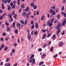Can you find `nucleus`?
<instances>
[{
	"label": "nucleus",
	"mask_w": 66,
	"mask_h": 66,
	"mask_svg": "<svg viewBox=\"0 0 66 66\" xmlns=\"http://www.w3.org/2000/svg\"><path fill=\"white\" fill-rule=\"evenodd\" d=\"M61 26V25L60 24H58L57 26L56 27V30H57V29H58L57 31V34H59V33H60V31H61V29H60V28H59Z\"/></svg>",
	"instance_id": "obj_1"
},
{
	"label": "nucleus",
	"mask_w": 66,
	"mask_h": 66,
	"mask_svg": "<svg viewBox=\"0 0 66 66\" xmlns=\"http://www.w3.org/2000/svg\"><path fill=\"white\" fill-rule=\"evenodd\" d=\"M29 63H31V64H34L35 63V59H30L29 60Z\"/></svg>",
	"instance_id": "obj_2"
},
{
	"label": "nucleus",
	"mask_w": 66,
	"mask_h": 66,
	"mask_svg": "<svg viewBox=\"0 0 66 66\" xmlns=\"http://www.w3.org/2000/svg\"><path fill=\"white\" fill-rule=\"evenodd\" d=\"M47 25H48L49 27L52 26V23L50 22L49 21H47Z\"/></svg>",
	"instance_id": "obj_3"
},
{
	"label": "nucleus",
	"mask_w": 66,
	"mask_h": 66,
	"mask_svg": "<svg viewBox=\"0 0 66 66\" xmlns=\"http://www.w3.org/2000/svg\"><path fill=\"white\" fill-rule=\"evenodd\" d=\"M63 22L62 23V26H65L66 23V19H64Z\"/></svg>",
	"instance_id": "obj_4"
},
{
	"label": "nucleus",
	"mask_w": 66,
	"mask_h": 66,
	"mask_svg": "<svg viewBox=\"0 0 66 66\" xmlns=\"http://www.w3.org/2000/svg\"><path fill=\"white\" fill-rule=\"evenodd\" d=\"M63 45V43L62 42H60L59 43V46L61 47Z\"/></svg>",
	"instance_id": "obj_5"
},
{
	"label": "nucleus",
	"mask_w": 66,
	"mask_h": 66,
	"mask_svg": "<svg viewBox=\"0 0 66 66\" xmlns=\"http://www.w3.org/2000/svg\"><path fill=\"white\" fill-rule=\"evenodd\" d=\"M35 27L36 29L38 28V24L37 22H36L35 24Z\"/></svg>",
	"instance_id": "obj_6"
},
{
	"label": "nucleus",
	"mask_w": 66,
	"mask_h": 66,
	"mask_svg": "<svg viewBox=\"0 0 66 66\" xmlns=\"http://www.w3.org/2000/svg\"><path fill=\"white\" fill-rule=\"evenodd\" d=\"M25 16L26 17L27 19H29V15L28 13H26L25 15Z\"/></svg>",
	"instance_id": "obj_7"
},
{
	"label": "nucleus",
	"mask_w": 66,
	"mask_h": 66,
	"mask_svg": "<svg viewBox=\"0 0 66 66\" xmlns=\"http://www.w3.org/2000/svg\"><path fill=\"white\" fill-rule=\"evenodd\" d=\"M45 15H43L41 18V20L43 21L44 20V19H45Z\"/></svg>",
	"instance_id": "obj_8"
},
{
	"label": "nucleus",
	"mask_w": 66,
	"mask_h": 66,
	"mask_svg": "<svg viewBox=\"0 0 66 66\" xmlns=\"http://www.w3.org/2000/svg\"><path fill=\"white\" fill-rule=\"evenodd\" d=\"M55 38H56V35L55 34H54L53 36V40H55Z\"/></svg>",
	"instance_id": "obj_9"
},
{
	"label": "nucleus",
	"mask_w": 66,
	"mask_h": 66,
	"mask_svg": "<svg viewBox=\"0 0 66 66\" xmlns=\"http://www.w3.org/2000/svg\"><path fill=\"white\" fill-rule=\"evenodd\" d=\"M29 7H28L27 9H25V10L26 12H28L29 11Z\"/></svg>",
	"instance_id": "obj_10"
},
{
	"label": "nucleus",
	"mask_w": 66,
	"mask_h": 66,
	"mask_svg": "<svg viewBox=\"0 0 66 66\" xmlns=\"http://www.w3.org/2000/svg\"><path fill=\"white\" fill-rule=\"evenodd\" d=\"M5 0H2V2L4 3L5 4V3H7V0H5Z\"/></svg>",
	"instance_id": "obj_11"
},
{
	"label": "nucleus",
	"mask_w": 66,
	"mask_h": 66,
	"mask_svg": "<svg viewBox=\"0 0 66 66\" xmlns=\"http://www.w3.org/2000/svg\"><path fill=\"white\" fill-rule=\"evenodd\" d=\"M2 9L3 10L4 9L5 7H4V4H3V3H2Z\"/></svg>",
	"instance_id": "obj_12"
},
{
	"label": "nucleus",
	"mask_w": 66,
	"mask_h": 66,
	"mask_svg": "<svg viewBox=\"0 0 66 66\" xmlns=\"http://www.w3.org/2000/svg\"><path fill=\"white\" fill-rule=\"evenodd\" d=\"M37 5H34L33 8L35 10V9H37Z\"/></svg>",
	"instance_id": "obj_13"
},
{
	"label": "nucleus",
	"mask_w": 66,
	"mask_h": 66,
	"mask_svg": "<svg viewBox=\"0 0 66 66\" xmlns=\"http://www.w3.org/2000/svg\"><path fill=\"white\" fill-rule=\"evenodd\" d=\"M34 54H32L31 55V56L30 57V59H33L34 57Z\"/></svg>",
	"instance_id": "obj_14"
},
{
	"label": "nucleus",
	"mask_w": 66,
	"mask_h": 66,
	"mask_svg": "<svg viewBox=\"0 0 66 66\" xmlns=\"http://www.w3.org/2000/svg\"><path fill=\"white\" fill-rule=\"evenodd\" d=\"M44 61H42L39 64V66H41L42 65H43V64H44Z\"/></svg>",
	"instance_id": "obj_15"
},
{
	"label": "nucleus",
	"mask_w": 66,
	"mask_h": 66,
	"mask_svg": "<svg viewBox=\"0 0 66 66\" xmlns=\"http://www.w3.org/2000/svg\"><path fill=\"white\" fill-rule=\"evenodd\" d=\"M11 7L10 6H8L7 10H8V11H10V10H11Z\"/></svg>",
	"instance_id": "obj_16"
},
{
	"label": "nucleus",
	"mask_w": 66,
	"mask_h": 66,
	"mask_svg": "<svg viewBox=\"0 0 66 66\" xmlns=\"http://www.w3.org/2000/svg\"><path fill=\"white\" fill-rule=\"evenodd\" d=\"M26 14V12H24L22 13V16H25Z\"/></svg>",
	"instance_id": "obj_17"
},
{
	"label": "nucleus",
	"mask_w": 66,
	"mask_h": 66,
	"mask_svg": "<svg viewBox=\"0 0 66 66\" xmlns=\"http://www.w3.org/2000/svg\"><path fill=\"white\" fill-rule=\"evenodd\" d=\"M20 22L21 24H23L24 23V21H22L21 20H20Z\"/></svg>",
	"instance_id": "obj_18"
},
{
	"label": "nucleus",
	"mask_w": 66,
	"mask_h": 66,
	"mask_svg": "<svg viewBox=\"0 0 66 66\" xmlns=\"http://www.w3.org/2000/svg\"><path fill=\"white\" fill-rule=\"evenodd\" d=\"M46 35L45 34L43 36V37L42 38V39H44V38H46Z\"/></svg>",
	"instance_id": "obj_19"
},
{
	"label": "nucleus",
	"mask_w": 66,
	"mask_h": 66,
	"mask_svg": "<svg viewBox=\"0 0 66 66\" xmlns=\"http://www.w3.org/2000/svg\"><path fill=\"white\" fill-rule=\"evenodd\" d=\"M54 11V10L52 9H51L50 11V13H51L52 14L53 12Z\"/></svg>",
	"instance_id": "obj_20"
},
{
	"label": "nucleus",
	"mask_w": 66,
	"mask_h": 66,
	"mask_svg": "<svg viewBox=\"0 0 66 66\" xmlns=\"http://www.w3.org/2000/svg\"><path fill=\"white\" fill-rule=\"evenodd\" d=\"M21 7L22 9H23L25 7V5L24 4H22Z\"/></svg>",
	"instance_id": "obj_21"
},
{
	"label": "nucleus",
	"mask_w": 66,
	"mask_h": 66,
	"mask_svg": "<svg viewBox=\"0 0 66 66\" xmlns=\"http://www.w3.org/2000/svg\"><path fill=\"white\" fill-rule=\"evenodd\" d=\"M5 23L6 26H7V27H9V23H7L6 22H5Z\"/></svg>",
	"instance_id": "obj_22"
},
{
	"label": "nucleus",
	"mask_w": 66,
	"mask_h": 66,
	"mask_svg": "<svg viewBox=\"0 0 66 66\" xmlns=\"http://www.w3.org/2000/svg\"><path fill=\"white\" fill-rule=\"evenodd\" d=\"M28 36L29 40H30V38H31V35L29 34L28 35Z\"/></svg>",
	"instance_id": "obj_23"
},
{
	"label": "nucleus",
	"mask_w": 66,
	"mask_h": 66,
	"mask_svg": "<svg viewBox=\"0 0 66 66\" xmlns=\"http://www.w3.org/2000/svg\"><path fill=\"white\" fill-rule=\"evenodd\" d=\"M10 19H11L10 20H9V21L11 22H12L13 21V18H12L11 17L10 18Z\"/></svg>",
	"instance_id": "obj_24"
},
{
	"label": "nucleus",
	"mask_w": 66,
	"mask_h": 66,
	"mask_svg": "<svg viewBox=\"0 0 66 66\" xmlns=\"http://www.w3.org/2000/svg\"><path fill=\"white\" fill-rule=\"evenodd\" d=\"M46 54H44L42 55V56L41 57L42 58H43L44 57H45V56H46Z\"/></svg>",
	"instance_id": "obj_25"
},
{
	"label": "nucleus",
	"mask_w": 66,
	"mask_h": 66,
	"mask_svg": "<svg viewBox=\"0 0 66 66\" xmlns=\"http://www.w3.org/2000/svg\"><path fill=\"white\" fill-rule=\"evenodd\" d=\"M15 22H14V23H13V25H12V27L13 28H14L15 27Z\"/></svg>",
	"instance_id": "obj_26"
},
{
	"label": "nucleus",
	"mask_w": 66,
	"mask_h": 66,
	"mask_svg": "<svg viewBox=\"0 0 66 66\" xmlns=\"http://www.w3.org/2000/svg\"><path fill=\"white\" fill-rule=\"evenodd\" d=\"M54 18L52 19L51 20V22H52V23H53V22H54Z\"/></svg>",
	"instance_id": "obj_27"
},
{
	"label": "nucleus",
	"mask_w": 66,
	"mask_h": 66,
	"mask_svg": "<svg viewBox=\"0 0 66 66\" xmlns=\"http://www.w3.org/2000/svg\"><path fill=\"white\" fill-rule=\"evenodd\" d=\"M52 14L53 15H55L56 14V13H55V11H54L53 12Z\"/></svg>",
	"instance_id": "obj_28"
},
{
	"label": "nucleus",
	"mask_w": 66,
	"mask_h": 66,
	"mask_svg": "<svg viewBox=\"0 0 66 66\" xmlns=\"http://www.w3.org/2000/svg\"><path fill=\"white\" fill-rule=\"evenodd\" d=\"M38 33V32L37 31H35L34 32V34L35 35H36L37 34V33Z\"/></svg>",
	"instance_id": "obj_29"
},
{
	"label": "nucleus",
	"mask_w": 66,
	"mask_h": 66,
	"mask_svg": "<svg viewBox=\"0 0 66 66\" xmlns=\"http://www.w3.org/2000/svg\"><path fill=\"white\" fill-rule=\"evenodd\" d=\"M4 45L2 44L1 45V49L2 50V49H3V48H4Z\"/></svg>",
	"instance_id": "obj_30"
},
{
	"label": "nucleus",
	"mask_w": 66,
	"mask_h": 66,
	"mask_svg": "<svg viewBox=\"0 0 66 66\" xmlns=\"http://www.w3.org/2000/svg\"><path fill=\"white\" fill-rule=\"evenodd\" d=\"M18 30L17 29H16L14 31L15 33L16 34H17L18 33Z\"/></svg>",
	"instance_id": "obj_31"
},
{
	"label": "nucleus",
	"mask_w": 66,
	"mask_h": 66,
	"mask_svg": "<svg viewBox=\"0 0 66 66\" xmlns=\"http://www.w3.org/2000/svg\"><path fill=\"white\" fill-rule=\"evenodd\" d=\"M12 9H14L15 8V4H13V5L12 6Z\"/></svg>",
	"instance_id": "obj_32"
},
{
	"label": "nucleus",
	"mask_w": 66,
	"mask_h": 66,
	"mask_svg": "<svg viewBox=\"0 0 66 66\" xmlns=\"http://www.w3.org/2000/svg\"><path fill=\"white\" fill-rule=\"evenodd\" d=\"M50 51L51 52H53V47H52L50 48Z\"/></svg>",
	"instance_id": "obj_33"
},
{
	"label": "nucleus",
	"mask_w": 66,
	"mask_h": 66,
	"mask_svg": "<svg viewBox=\"0 0 66 66\" xmlns=\"http://www.w3.org/2000/svg\"><path fill=\"white\" fill-rule=\"evenodd\" d=\"M7 49H8V47H7L6 46L4 50L5 51H6Z\"/></svg>",
	"instance_id": "obj_34"
},
{
	"label": "nucleus",
	"mask_w": 66,
	"mask_h": 66,
	"mask_svg": "<svg viewBox=\"0 0 66 66\" xmlns=\"http://www.w3.org/2000/svg\"><path fill=\"white\" fill-rule=\"evenodd\" d=\"M51 9H52L53 10H55V6H53V7H51Z\"/></svg>",
	"instance_id": "obj_35"
},
{
	"label": "nucleus",
	"mask_w": 66,
	"mask_h": 66,
	"mask_svg": "<svg viewBox=\"0 0 66 66\" xmlns=\"http://www.w3.org/2000/svg\"><path fill=\"white\" fill-rule=\"evenodd\" d=\"M58 55V54H56L54 56V58H55V57H57V56Z\"/></svg>",
	"instance_id": "obj_36"
},
{
	"label": "nucleus",
	"mask_w": 66,
	"mask_h": 66,
	"mask_svg": "<svg viewBox=\"0 0 66 66\" xmlns=\"http://www.w3.org/2000/svg\"><path fill=\"white\" fill-rule=\"evenodd\" d=\"M20 4V0H18V5H19Z\"/></svg>",
	"instance_id": "obj_37"
},
{
	"label": "nucleus",
	"mask_w": 66,
	"mask_h": 66,
	"mask_svg": "<svg viewBox=\"0 0 66 66\" xmlns=\"http://www.w3.org/2000/svg\"><path fill=\"white\" fill-rule=\"evenodd\" d=\"M34 4L33 3H31V6H32V7H33L34 6Z\"/></svg>",
	"instance_id": "obj_38"
},
{
	"label": "nucleus",
	"mask_w": 66,
	"mask_h": 66,
	"mask_svg": "<svg viewBox=\"0 0 66 66\" xmlns=\"http://www.w3.org/2000/svg\"><path fill=\"white\" fill-rule=\"evenodd\" d=\"M16 26L17 27H19L20 26H21V24L20 23H17Z\"/></svg>",
	"instance_id": "obj_39"
},
{
	"label": "nucleus",
	"mask_w": 66,
	"mask_h": 66,
	"mask_svg": "<svg viewBox=\"0 0 66 66\" xmlns=\"http://www.w3.org/2000/svg\"><path fill=\"white\" fill-rule=\"evenodd\" d=\"M51 34H50L48 33L47 35V37H50V36H51Z\"/></svg>",
	"instance_id": "obj_40"
},
{
	"label": "nucleus",
	"mask_w": 66,
	"mask_h": 66,
	"mask_svg": "<svg viewBox=\"0 0 66 66\" xmlns=\"http://www.w3.org/2000/svg\"><path fill=\"white\" fill-rule=\"evenodd\" d=\"M57 19H60V15H57Z\"/></svg>",
	"instance_id": "obj_41"
},
{
	"label": "nucleus",
	"mask_w": 66,
	"mask_h": 66,
	"mask_svg": "<svg viewBox=\"0 0 66 66\" xmlns=\"http://www.w3.org/2000/svg\"><path fill=\"white\" fill-rule=\"evenodd\" d=\"M7 29L9 30V31H11V29L9 27V26H7Z\"/></svg>",
	"instance_id": "obj_42"
},
{
	"label": "nucleus",
	"mask_w": 66,
	"mask_h": 66,
	"mask_svg": "<svg viewBox=\"0 0 66 66\" xmlns=\"http://www.w3.org/2000/svg\"><path fill=\"white\" fill-rule=\"evenodd\" d=\"M5 15H6V14L4 13L2 15V16L3 18Z\"/></svg>",
	"instance_id": "obj_43"
},
{
	"label": "nucleus",
	"mask_w": 66,
	"mask_h": 66,
	"mask_svg": "<svg viewBox=\"0 0 66 66\" xmlns=\"http://www.w3.org/2000/svg\"><path fill=\"white\" fill-rule=\"evenodd\" d=\"M61 10H62V11H64V6H63L62 7V8L61 9Z\"/></svg>",
	"instance_id": "obj_44"
},
{
	"label": "nucleus",
	"mask_w": 66,
	"mask_h": 66,
	"mask_svg": "<svg viewBox=\"0 0 66 66\" xmlns=\"http://www.w3.org/2000/svg\"><path fill=\"white\" fill-rule=\"evenodd\" d=\"M38 51L39 52H40L42 51V49L41 48H39L38 49Z\"/></svg>",
	"instance_id": "obj_45"
},
{
	"label": "nucleus",
	"mask_w": 66,
	"mask_h": 66,
	"mask_svg": "<svg viewBox=\"0 0 66 66\" xmlns=\"http://www.w3.org/2000/svg\"><path fill=\"white\" fill-rule=\"evenodd\" d=\"M65 32L64 31H62V32L61 33V35H64V34H65V32Z\"/></svg>",
	"instance_id": "obj_46"
},
{
	"label": "nucleus",
	"mask_w": 66,
	"mask_h": 66,
	"mask_svg": "<svg viewBox=\"0 0 66 66\" xmlns=\"http://www.w3.org/2000/svg\"><path fill=\"white\" fill-rule=\"evenodd\" d=\"M34 25H33L31 27V29L33 30V29H34Z\"/></svg>",
	"instance_id": "obj_47"
},
{
	"label": "nucleus",
	"mask_w": 66,
	"mask_h": 66,
	"mask_svg": "<svg viewBox=\"0 0 66 66\" xmlns=\"http://www.w3.org/2000/svg\"><path fill=\"white\" fill-rule=\"evenodd\" d=\"M2 35L4 36H5L6 35V33H4L2 34Z\"/></svg>",
	"instance_id": "obj_48"
},
{
	"label": "nucleus",
	"mask_w": 66,
	"mask_h": 66,
	"mask_svg": "<svg viewBox=\"0 0 66 66\" xmlns=\"http://www.w3.org/2000/svg\"><path fill=\"white\" fill-rule=\"evenodd\" d=\"M9 58H7L6 61V62H7L8 61H9Z\"/></svg>",
	"instance_id": "obj_49"
},
{
	"label": "nucleus",
	"mask_w": 66,
	"mask_h": 66,
	"mask_svg": "<svg viewBox=\"0 0 66 66\" xmlns=\"http://www.w3.org/2000/svg\"><path fill=\"white\" fill-rule=\"evenodd\" d=\"M11 66V64L10 63H9L7 64L6 66Z\"/></svg>",
	"instance_id": "obj_50"
},
{
	"label": "nucleus",
	"mask_w": 66,
	"mask_h": 66,
	"mask_svg": "<svg viewBox=\"0 0 66 66\" xmlns=\"http://www.w3.org/2000/svg\"><path fill=\"white\" fill-rule=\"evenodd\" d=\"M3 17L2 16H1L0 17V20H2L3 19Z\"/></svg>",
	"instance_id": "obj_51"
},
{
	"label": "nucleus",
	"mask_w": 66,
	"mask_h": 66,
	"mask_svg": "<svg viewBox=\"0 0 66 66\" xmlns=\"http://www.w3.org/2000/svg\"><path fill=\"white\" fill-rule=\"evenodd\" d=\"M55 11H56V13H58V12H59V11L58 10H57V9H56L55 10Z\"/></svg>",
	"instance_id": "obj_52"
},
{
	"label": "nucleus",
	"mask_w": 66,
	"mask_h": 66,
	"mask_svg": "<svg viewBox=\"0 0 66 66\" xmlns=\"http://www.w3.org/2000/svg\"><path fill=\"white\" fill-rule=\"evenodd\" d=\"M16 16H17V14H15L14 16V17L15 18H16Z\"/></svg>",
	"instance_id": "obj_53"
},
{
	"label": "nucleus",
	"mask_w": 66,
	"mask_h": 66,
	"mask_svg": "<svg viewBox=\"0 0 66 66\" xmlns=\"http://www.w3.org/2000/svg\"><path fill=\"white\" fill-rule=\"evenodd\" d=\"M27 19H26L25 20V24H27Z\"/></svg>",
	"instance_id": "obj_54"
},
{
	"label": "nucleus",
	"mask_w": 66,
	"mask_h": 66,
	"mask_svg": "<svg viewBox=\"0 0 66 66\" xmlns=\"http://www.w3.org/2000/svg\"><path fill=\"white\" fill-rule=\"evenodd\" d=\"M13 3L14 4H16V3H17V2H16V1H13Z\"/></svg>",
	"instance_id": "obj_55"
},
{
	"label": "nucleus",
	"mask_w": 66,
	"mask_h": 66,
	"mask_svg": "<svg viewBox=\"0 0 66 66\" xmlns=\"http://www.w3.org/2000/svg\"><path fill=\"white\" fill-rule=\"evenodd\" d=\"M11 1V0H8L7 1V3H10V2Z\"/></svg>",
	"instance_id": "obj_56"
},
{
	"label": "nucleus",
	"mask_w": 66,
	"mask_h": 66,
	"mask_svg": "<svg viewBox=\"0 0 66 66\" xmlns=\"http://www.w3.org/2000/svg\"><path fill=\"white\" fill-rule=\"evenodd\" d=\"M46 43H45L44 45L43 46V47L44 48H45L46 47Z\"/></svg>",
	"instance_id": "obj_57"
},
{
	"label": "nucleus",
	"mask_w": 66,
	"mask_h": 66,
	"mask_svg": "<svg viewBox=\"0 0 66 66\" xmlns=\"http://www.w3.org/2000/svg\"><path fill=\"white\" fill-rule=\"evenodd\" d=\"M10 5L11 6H12L13 5V3H12L11 2L10 3Z\"/></svg>",
	"instance_id": "obj_58"
},
{
	"label": "nucleus",
	"mask_w": 66,
	"mask_h": 66,
	"mask_svg": "<svg viewBox=\"0 0 66 66\" xmlns=\"http://www.w3.org/2000/svg\"><path fill=\"white\" fill-rule=\"evenodd\" d=\"M3 13V11H2V10L0 9V13L1 14V13Z\"/></svg>",
	"instance_id": "obj_59"
},
{
	"label": "nucleus",
	"mask_w": 66,
	"mask_h": 66,
	"mask_svg": "<svg viewBox=\"0 0 66 66\" xmlns=\"http://www.w3.org/2000/svg\"><path fill=\"white\" fill-rule=\"evenodd\" d=\"M31 24H33L34 23V22L33 21H31Z\"/></svg>",
	"instance_id": "obj_60"
},
{
	"label": "nucleus",
	"mask_w": 66,
	"mask_h": 66,
	"mask_svg": "<svg viewBox=\"0 0 66 66\" xmlns=\"http://www.w3.org/2000/svg\"><path fill=\"white\" fill-rule=\"evenodd\" d=\"M1 27H2V28H3V27H4V24H2Z\"/></svg>",
	"instance_id": "obj_61"
},
{
	"label": "nucleus",
	"mask_w": 66,
	"mask_h": 66,
	"mask_svg": "<svg viewBox=\"0 0 66 66\" xmlns=\"http://www.w3.org/2000/svg\"><path fill=\"white\" fill-rule=\"evenodd\" d=\"M28 15H31V12H30V11H29L28 12Z\"/></svg>",
	"instance_id": "obj_62"
},
{
	"label": "nucleus",
	"mask_w": 66,
	"mask_h": 66,
	"mask_svg": "<svg viewBox=\"0 0 66 66\" xmlns=\"http://www.w3.org/2000/svg\"><path fill=\"white\" fill-rule=\"evenodd\" d=\"M65 14V12H62V15H64Z\"/></svg>",
	"instance_id": "obj_63"
},
{
	"label": "nucleus",
	"mask_w": 66,
	"mask_h": 66,
	"mask_svg": "<svg viewBox=\"0 0 66 66\" xmlns=\"http://www.w3.org/2000/svg\"><path fill=\"white\" fill-rule=\"evenodd\" d=\"M39 14V12L38 11L37 12V13H36V15H38Z\"/></svg>",
	"instance_id": "obj_64"
}]
</instances>
